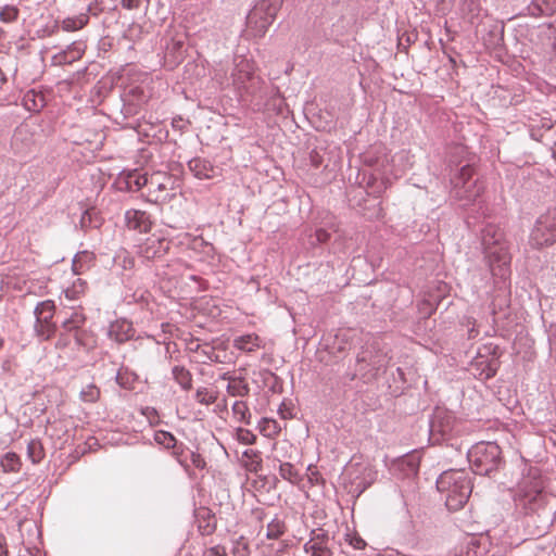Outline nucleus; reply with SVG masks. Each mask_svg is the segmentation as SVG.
I'll list each match as a JSON object with an SVG mask.
<instances>
[{
	"instance_id": "nucleus-1",
	"label": "nucleus",
	"mask_w": 556,
	"mask_h": 556,
	"mask_svg": "<svg viewBox=\"0 0 556 556\" xmlns=\"http://www.w3.org/2000/svg\"><path fill=\"white\" fill-rule=\"evenodd\" d=\"M551 500L552 497L543 491L541 480H535L529 489L526 482L522 483L517 502L525 510L527 526L534 525L536 528L534 534L538 536L546 533L554 522L556 508L549 505Z\"/></svg>"
},
{
	"instance_id": "nucleus-2",
	"label": "nucleus",
	"mask_w": 556,
	"mask_h": 556,
	"mask_svg": "<svg viewBox=\"0 0 556 556\" xmlns=\"http://www.w3.org/2000/svg\"><path fill=\"white\" fill-rule=\"evenodd\" d=\"M481 242L492 276L505 282L510 275V255L502 229L488 224L481 230Z\"/></svg>"
},
{
	"instance_id": "nucleus-3",
	"label": "nucleus",
	"mask_w": 556,
	"mask_h": 556,
	"mask_svg": "<svg viewBox=\"0 0 556 556\" xmlns=\"http://www.w3.org/2000/svg\"><path fill=\"white\" fill-rule=\"evenodd\" d=\"M389 361L388 353L380 348L378 342L367 343L357 353L354 371L348 374V378L350 381L359 378L365 383L372 382L386 371Z\"/></svg>"
},
{
	"instance_id": "nucleus-4",
	"label": "nucleus",
	"mask_w": 556,
	"mask_h": 556,
	"mask_svg": "<svg viewBox=\"0 0 556 556\" xmlns=\"http://www.w3.org/2000/svg\"><path fill=\"white\" fill-rule=\"evenodd\" d=\"M437 489L445 496V505L450 510H458L467 503L472 484L465 470H446L437 480Z\"/></svg>"
},
{
	"instance_id": "nucleus-5",
	"label": "nucleus",
	"mask_w": 556,
	"mask_h": 556,
	"mask_svg": "<svg viewBox=\"0 0 556 556\" xmlns=\"http://www.w3.org/2000/svg\"><path fill=\"white\" fill-rule=\"evenodd\" d=\"M256 66L251 59L236 56L231 72V84L241 97L250 96L252 98L264 97L265 81L255 74Z\"/></svg>"
},
{
	"instance_id": "nucleus-6",
	"label": "nucleus",
	"mask_w": 556,
	"mask_h": 556,
	"mask_svg": "<svg viewBox=\"0 0 556 556\" xmlns=\"http://www.w3.org/2000/svg\"><path fill=\"white\" fill-rule=\"evenodd\" d=\"M472 471L480 476H491L504 464L502 450L495 442H478L467 452Z\"/></svg>"
},
{
	"instance_id": "nucleus-7",
	"label": "nucleus",
	"mask_w": 556,
	"mask_h": 556,
	"mask_svg": "<svg viewBox=\"0 0 556 556\" xmlns=\"http://www.w3.org/2000/svg\"><path fill=\"white\" fill-rule=\"evenodd\" d=\"M476 169L472 165H464L452 179L451 197L465 204L473 203L484 191V184L475 177Z\"/></svg>"
},
{
	"instance_id": "nucleus-8",
	"label": "nucleus",
	"mask_w": 556,
	"mask_h": 556,
	"mask_svg": "<svg viewBox=\"0 0 556 556\" xmlns=\"http://www.w3.org/2000/svg\"><path fill=\"white\" fill-rule=\"evenodd\" d=\"M455 415L442 407H437L429 421V440L432 444H440L450 440L456 431Z\"/></svg>"
},
{
	"instance_id": "nucleus-9",
	"label": "nucleus",
	"mask_w": 556,
	"mask_h": 556,
	"mask_svg": "<svg viewBox=\"0 0 556 556\" xmlns=\"http://www.w3.org/2000/svg\"><path fill=\"white\" fill-rule=\"evenodd\" d=\"M283 0H261L247 16V31L253 37H263L269 26L273 24L271 20H263L261 14L269 10L271 14H277L282 7Z\"/></svg>"
},
{
	"instance_id": "nucleus-10",
	"label": "nucleus",
	"mask_w": 556,
	"mask_h": 556,
	"mask_svg": "<svg viewBox=\"0 0 556 556\" xmlns=\"http://www.w3.org/2000/svg\"><path fill=\"white\" fill-rule=\"evenodd\" d=\"M556 242V208H551L536 219L530 233L529 243L535 249L553 245Z\"/></svg>"
},
{
	"instance_id": "nucleus-11",
	"label": "nucleus",
	"mask_w": 556,
	"mask_h": 556,
	"mask_svg": "<svg viewBox=\"0 0 556 556\" xmlns=\"http://www.w3.org/2000/svg\"><path fill=\"white\" fill-rule=\"evenodd\" d=\"M498 357V346L491 343L485 344L471 361L469 370L476 378L488 380L496 375L500 367Z\"/></svg>"
},
{
	"instance_id": "nucleus-12",
	"label": "nucleus",
	"mask_w": 556,
	"mask_h": 556,
	"mask_svg": "<svg viewBox=\"0 0 556 556\" xmlns=\"http://www.w3.org/2000/svg\"><path fill=\"white\" fill-rule=\"evenodd\" d=\"M54 312L55 305L51 300L39 302L34 309L36 317L34 331L41 341L50 340L56 331V326L52 321Z\"/></svg>"
},
{
	"instance_id": "nucleus-13",
	"label": "nucleus",
	"mask_w": 556,
	"mask_h": 556,
	"mask_svg": "<svg viewBox=\"0 0 556 556\" xmlns=\"http://www.w3.org/2000/svg\"><path fill=\"white\" fill-rule=\"evenodd\" d=\"M174 181L170 176L156 173L148 178V200L152 203H165L174 194L169 192Z\"/></svg>"
},
{
	"instance_id": "nucleus-14",
	"label": "nucleus",
	"mask_w": 556,
	"mask_h": 556,
	"mask_svg": "<svg viewBox=\"0 0 556 556\" xmlns=\"http://www.w3.org/2000/svg\"><path fill=\"white\" fill-rule=\"evenodd\" d=\"M170 243L165 237L152 235L138 245L137 253L144 261L159 260L168 253Z\"/></svg>"
},
{
	"instance_id": "nucleus-15",
	"label": "nucleus",
	"mask_w": 556,
	"mask_h": 556,
	"mask_svg": "<svg viewBox=\"0 0 556 556\" xmlns=\"http://www.w3.org/2000/svg\"><path fill=\"white\" fill-rule=\"evenodd\" d=\"M346 477L351 482V492L362 494L374 481L375 472L363 465L352 464L346 468Z\"/></svg>"
},
{
	"instance_id": "nucleus-16",
	"label": "nucleus",
	"mask_w": 556,
	"mask_h": 556,
	"mask_svg": "<svg viewBox=\"0 0 556 556\" xmlns=\"http://www.w3.org/2000/svg\"><path fill=\"white\" fill-rule=\"evenodd\" d=\"M148 184V177L139 169L123 170L118 174L114 185L123 192H136Z\"/></svg>"
},
{
	"instance_id": "nucleus-17",
	"label": "nucleus",
	"mask_w": 556,
	"mask_h": 556,
	"mask_svg": "<svg viewBox=\"0 0 556 556\" xmlns=\"http://www.w3.org/2000/svg\"><path fill=\"white\" fill-rule=\"evenodd\" d=\"M329 543L330 538L327 531L323 529L313 530L309 541L304 544V551L309 556H332L333 553Z\"/></svg>"
},
{
	"instance_id": "nucleus-18",
	"label": "nucleus",
	"mask_w": 556,
	"mask_h": 556,
	"mask_svg": "<svg viewBox=\"0 0 556 556\" xmlns=\"http://www.w3.org/2000/svg\"><path fill=\"white\" fill-rule=\"evenodd\" d=\"M86 323V316L80 311H73L68 317H65L61 324V328L68 333H73L74 339L78 345L87 348L85 341L86 331L83 329Z\"/></svg>"
},
{
	"instance_id": "nucleus-19",
	"label": "nucleus",
	"mask_w": 556,
	"mask_h": 556,
	"mask_svg": "<svg viewBox=\"0 0 556 556\" xmlns=\"http://www.w3.org/2000/svg\"><path fill=\"white\" fill-rule=\"evenodd\" d=\"M86 50V45L83 41H75L67 46L64 50L51 56V64L54 66L70 65L81 59Z\"/></svg>"
},
{
	"instance_id": "nucleus-20",
	"label": "nucleus",
	"mask_w": 556,
	"mask_h": 556,
	"mask_svg": "<svg viewBox=\"0 0 556 556\" xmlns=\"http://www.w3.org/2000/svg\"><path fill=\"white\" fill-rule=\"evenodd\" d=\"M135 334L136 330L132 323L125 318L114 320L110 324L108 329V337L118 344L134 339Z\"/></svg>"
},
{
	"instance_id": "nucleus-21",
	"label": "nucleus",
	"mask_w": 556,
	"mask_h": 556,
	"mask_svg": "<svg viewBox=\"0 0 556 556\" xmlns=\"http://www.w3.org/2000/svg\"><path fill=\"white\" fill-rule=\"evenodd\" d=\"M363 161L366 165L374 167L376 170H384L390 162L387 148L382 144H375L370 147L363 155Z\"/></svg>"
},
{
	"instance_id": "nucleus-22",
	"label": "nucleus",
	"mask_w": 556,
	"mask_h": 556,
	"mask_svg": "<svg viewBox=\"0 0 556 556\" xmlns=\"http://www.w3.org/2000/svg\"><path fill=\"white\" fill-rule=\"evenodd\" d=\"M102 11L98 4L90 2L87 5V12L80 13L73 17H67L62 21V28L66 31H74L81 29L85 25H87L89 21V14L98 15Z\"/></svg>"
},
{
	"instance_id": "nucleus-23",
	"label": "nucleus",
	"mask_w": 556,
	"mask_h": 556,
	"mask_svg": "<svg viewBox=\"0 0 556 556\" xmlns=\"http://www.w3.org/2000/svg\"><path fill=\"white\" fill-rule=\"evenodd\" d=\"M125 220L129 229L139 232H148L152 227L150 215L144 211L129 210L125 213Z\"/></svg>"
},
{
	"instance_id": "nucleus-24",
	"label": "nucleus",
	"mask_w": 556,
	"mask_h": 556,
	"mask_svg": "<svg viewBox=\"0 0 556 556\" xmlns=\"http://www.w3.org/2000/svg\"><path fill=\"white\" fill-rule=\"evenodd\" d=\"M195 520L201 535L207 536L215 532L216 518L208 508H200L197 510Z\"/></svg>"
},
{
	"instance_id": "nucleus-25",
	"label": "nucleus",
	"mask_w": 556,
	"mask_h": 556,
	"mask_svg": "<svg viewBox=\"0 0 556 556\" xmlns=\"http://www.w3.org/2000/svg\"><path fill=\"white\" fill-rule=\"evenodd\" d=\"M188 167L194 177L199 179H210L214 177L215 167L208 160L193 157L188 162Z\"/></svg>"
},
{
	"instance_id": "nucleus-26",
	"label": "nucleus",
	"mask_w": 556,
	"mask_h": 556,
	"mask_svg": "<svg viewBox=\"0 0 556 556\" xmlns=\"http://www.w3.org/2000/svg\"><path fill=\"white\" fill-rule=\"evenodd\" d=\"M104 219L99 210L96 207H89L81 214L79 226L84 231H88L90 229H99Z\"/></svg>"
},
{
	"instance_id": "nucleus-27",
	"label": "nucleus",
	"mask_w": 556,
	"mask_h": 556,
	"mask_svg": "<svg viewBox=\"0 0 556 556\" xmlns=\"http://www.w3.org/2000/svg\"><path fill=\"white\" fill-rule=\"evenodd\" d=\"M121 113L123 114L125 127L136 129L140 126L138 118L134 122H128V119L140 115L141 104L139 102H134L131 99H125Z\"/></svg>"
},
{
	"instance_id": "nucleus-28",
	"label": "nucleus",
	"mask_w": 556,
	"mask_h": 556,
	"mask_svg": "<svg viewBox=\"0 0 556 556\" xmlns=\"http://www.w3.org/2000/svg\"><path fill=\"white\" fill-rule=\"evenodd\" d=\"M233 346L242 352L251 353L263 348V341L257 334L249 333L235 338Z\"/></svg>"
},
{
	"instance_id": "nucleus-29",
	"label": "nucleus",
	"mask_w": 556,
	"mask_h": 556,
	"mask_svg": "<svg viewBox=\"0 0 556 556\" xmlns=\"http://www.w3.org/2000/svg\"><path fill=\"white\" fill-rule=\"evenodd\" d=\"M527 9L531 16H549L556 12V0H533Z\"/></svg>"
},
{
	"instance_id": "nucleus-30",
	"label": "nucleus",
	"mask_w": 556,
	"mask_h": 556,
	"mask_svg": "<svg viewBox=\"0 0 556 556\" xmlns=\"http://www.w3.org/2000/svg\"><path fill=\"white\" fill-rule=\"evenodd\" d=\"M96 260V255L90 251L78 252L72 263V269L75 275H80L89 269Z\"/></svg>"
},
{
	"instance_id": "nucleus-31",
	"label": "nucleus",
	"mask_w": 556,
	"mask_h": 556,
	"mask_svg": "<svg viewBox=\"0 0 556 556\" xmlns=\"http://www.w3.org/2000/svg\"><path fill=\"white\" fill-rule=\"evenodd\" d=\"M242 462L245 469L252 473H258L263 468L261 453L256 450H245L242 453Z\"/></svg>"
},
{
	"instance_id": "nucleus-32",
	"label": "nucleus",
	"mask_w": 556,
	"mask_h": 556,
	"mask_svg": "<svg viewBox=\"0 0 556 556\" xmlns=\"http://www.w3.org/2000/svg\"><path fill=\"white\" fill-rule=\"evenodd\" d=\"M23 105L29 112H39L46 105L45 96L35 90H28L23 97Z\"/></svg>"
},
{
	"instance_id": "nucleus-33",
	"label": "nucleus",
	"mask_w": 556,
	"mask_h": 556,
	"mask_svg": "<svg viewBox=\"0 0 556 556\" xmlns=\"http://www.w3.org/2000/svg\"><path fill=\"white\" fill-rule=\"evenodd\" d=\"M172 376L184 391H190L192 389V374L185 366L175 365L172 368Z\"/></svg>"
},
{
	"instance_id": "nucleus-34",
	"label": "nucleus",
	"mask_w": 556,
	"mask_h": 556,
	"mask_svg": "<svg viewBox=\"0 0 556 556\" xmlns=\"http://www.w3.org/2000/svg\"><path fill=\"white\" fill-rule=\"evenodd\" d=\"M226 390L230 396L244 397L250 393V387L244 377L230 379Z\"/></svg>"
},
{
	"instance_id": "nucleus-35",
	"label": "nucleus",
	"mask_w": 556,
	"mask_h": 556,
	"mask_svg": "<svg viewBox=\"0 0 556 556\" xmlns=\"http://www.w3.org/2000/svg\"><path fill=\"white\" fill-rule=\"evenodd\" d=\"M117 384L126 390H134L138 376L127 367H121L116 372Z\"/></svg>"
},
{
	"instance_id": "nucleus-36",
	"label": "nucleus",
	"mask_w": 556,
	"mask_h": 556,
	"mask_svg": "<svg viewBox=\"0 0 556 556\" xmlns=\"http://www.w3.org/2000/svg\"><path fill=\"white\" fill-rule=\"evenodd\" d=\"M195 353H198L202 357L201 363L203 364H205L207 361L213 363H225L220 355L216 353L215 348L211 346L207 343L203 345L197 343Z\"/></svg>"
},
{
	"instance_id": "nucleus-37",
	"label": "nucleus",
	"mask_w": 556,
	"mask_h": 556,
	"mask_svg": "<svg viewBox=\"0 0 556 556\" xmlns=\"http://www.w3.org/2000/svg\"><path fill=\"white\" fill-rule=\"evenodd\" d=\"M362 214L369 220H378L383 217V208L381 203L375 200L365 201L362 207Z\"/></svg>"
},
{
	"instance_id": "nucleus-38",
	"label": "nucleus",
	"mask_w": 556,
	"mask_h": 556,
	"mask_svg": "<svg viewBox=\"0 0 556 556\" xmlns=\"http://www.w3.org/2000/svg\"><path fill=\"white\" fill-rule=\"evenodd\" d=\"M22 466L21 458L17 454L9 452L4 454L0 460V468L4 472H17Z\"/></svg>"
},
{
	"instance_id": "nucleus-39",
	"label": "nucleus",
	"mask_w": 556,
	"mask_h": 556,
	"mask_svg": "<svg viewBox=\"0 0 556 556\" xmlns=\"http://www.w3.org/2000/svg\"><path fill=\"white\" fill-rule=\"evenodd\" d=\"M191 451L182 443L177 442L175 446L172 448V455L175 457V459L180 464V466L184 467L186 471H189L190 464H189V455Z\"/></svg>"
},
{
	"instance_id": "nucleus-40",
	"label": "nucleus",
	"mask_w": 556,
	"mask_h": 556,
	"mask_svg": "<svg viewBox=\"0 0 556 556\" xmlns=\"http://www.w3.org/2000/svg\"><path fill=\"white\" fill-rule=\"evenodd\" d=\"M27 456L33 464H39L45 457V448L40 440L33 439L27 445Z\"/></svg>"
},
{
	"instance_id": "nucleus-41",
	"label": "nucleus",
	"mask_w": 556,
	"mask_h": 556,
	"mask_svg": "<svg viewBox=\"0 0 556 556\" xmlns=\"http://www.w3.org/2000/svg\"><path fill=\"white\" fill-rule=\"evenodd\" d=\"M279 475L282 479L296 484L301 480V476L291 463H282L279 460Z\"/></svg>"
},
{
	"instance_id": "nucleus-42",
	"label": "nucleus",
	"mask_w": 556,
	"mask_h": 556,
	"mask_svg": "<svg viewBox=\"0 0 556 556\" xmlns=\"http://www.w3.org/2000/svg\"><path fill=\"white\" fill-rule=\"evenodd\" d=\"M218 399V392L214 390H208L207 388L200 387L197 389L194 394V400L202 405H211L214 404Z\"/></svg>"
},
{
	"instance_id": "nucleus-43",
	"label": "nucleus",
	"mask_w": 556,
	"mask_h": 556,
	"mask_svg": "<svg viewBox=\"0 0 556 556\" xmlns=\"http://www.w3.org/2000/svg\"><path fill=\"white\" fill-rule=\"evenodd\" d=\"M184 54V41L180 39H172L170 43L166 45L165 58H173V63H178Z\"/></svg>"
},
{
	"instance_id": "nucleus-44",
	"label": "nucleus",
	"mask_w": 556,
	"mask_h": 556,
	"mask_svg": "<svg viewBox=\"0 0 556 556\" xmlns=\"http://www.w3.org/2000/svg\"><path fill=\"white\" fill-rule=\"evenodd\" d=\"M232 414L237 418L238 421L245 424V425L251 424V413H250L247 402L236 401L232 405Z\"/></svg>"
},
{
	"instance_id": "nucleus-45",
	"label": "nucleus",
	"mask_w": 556,
	"mask_h": 556,
	"mask_svg": "<svg viewBox=\"0 0 556 556\" xmlns=\"http://www.w3.org/2000/svg\"><path fill=\"white\" fill-rule=\"evenodd\" d=\"M286 532V525L279 518L271 519L266 529V538L269 540H277Z\"/></svg>"
},
{
	"instance_id": "nucleus-46",
	"label": "nucleus",
	"mask_w": 556,
	"mask_h": 556,
	"mask_svg": "<svg viewBox=\"0 0 556 556\" xmlns=\"http://www.w3.org/2000/svg\"><path fill=\"white\" fill-rule=\"evenodd\" d=\"M397 466L405 475H416L419 470V460L414 455H408L399 460Z\"/></svg>"
},
{
	"instance_id": "nucleus-47",
	"label": "nucleus",
	"mask_w": 556,
	"mask_h": 556,
	"mask_svg": "<svg viewBox=\"0 0 556 556\" xmlns=\"http://www.w3.org/2000/svg\"><path fill=\"white\" fill-rule=\"evenodd\" d=\"M263 382L269 388V390L274 393L281 392L282 390V381L281 379L274 374L273 371L265 369L262 372Z\"/></svg>"
},
{
	"instance_id": "nucleus-48",
	"label": "nucleus",
	"mask_w": 556,
	"mask_h": 556,
	"mask_svg": "<svg viewBox=\"0 0 556 556\" xmlns=\"http://www.w3.org/2000/svg\"><path fill=\"white\" fill-rule=\"evenodd\" d=\"M154 441L164 448L172 450L178 442L176 438L168 431L157 430L154 433Z\"/></svg>"
},
{
	"instance_id": "nucleus-49",
	"label": "nucleus",
	"mask_w": 556,
	"mask_h": 556,
	"mask_svg": "<svg viewBox=\"0 0 556 556\" xmlns=\"http://www.w3.org/2000/svg\"><path fill=\"white\" fill-rule=\"evenodd\" d=\"M87 283L80 278H77L72 287L65 290V296L70 300H76L83 294L86 290Z\"/></svg>"
},
{
	"instance_id": "nucleus-50",
	"label": "nucleus",
	"mask_w": 556,
	"mask_h": 556,
	"mask_svg": "<svg viewBox=\"0 0 556 556\" xmlns=\"http://www.w3.org/2000/svg\"><path fill=\"white\" fill-rule=\"evenodd\" d=\"M100 397V390L94 384H88L80 391V399L87 403H94Z\"/></svg>"
},
{
	"instance_id": "nucleus-51",
	"label": "nucleus",
	"mask_w": 556,
	"mask_h": 556,
	"mask_svg": "<svg viewBox=\"0 0 556 556\" xmlns=\"http://www.w3.org/2000/svg\"><path fill=\"white\" fill-rule=\"evenodd\" d=\"M258 429L265 437H270L278 432L277 422L273 419L263 418L258 424Z\"/></svg>"
},
{
	"instance_id": "nucleus-52",
	"label": "nucleus",
	"mask_w": 556,
	"mask_h": 556,
	"mask_svg": "<svg viewBox=\"0 0 556 556\" xmlns=\"http://www.w3.org/2000/svg\"><path fill=\"white\" fill-rule=\"evenodd\" d=\"M18 17V9L13 5H5L0 11V21L4 23L15 22Z\"/></svg>"
},
{
	"instance_id": "nucleus-53",
	"label": "nucleus",
	"mask_w": 556,
	"mask_h": 556,
	"mask_svg": "<svg viewBox=\"0 0 556 556\" xmlns=\"http://www.w3.org/2000/svg\"><path fill=\"white\" fill-rule=\"evenodd\" d=\"M236 438L240 443L243 444H254L256 441V435L252 431L244 428H238L236 430Z\"/></svg>"
},
{
	"instance_id": "nucleus-54",
	"label": "nucleus",
	"mask_w": 556,
	"mask_h": 556,
	"mask_svg": "<svg viewBox=\"0 0 556 556\" xmlns=\"http://www.w3.org/2000/svg\"><path fill=\"white\" fill-rule=\"evenodd\" d=\"M142 35H143V27L137 23H132L126 33V37L134 41L141 39Z\"/></svg>"
},
{
	"instance_id": "nucleus-55",
	"label": "nucleus",
	"mask_w": 556,
	"mask_h": 556,
	"mask_svg": "<svg viewBox=\"0 0 556 556\" xmlns=\"http://www.w3.org/2000/svg\"><path fill=\"white\" fill-rule=\"evenodd\" d=\"M190 467L193 466L197 469L203 470L206 467V462L201 454L192 452L189 455Z\"/></svg>"
},
{
	"instance_id": "nucleus-56",
	"label": "nucleus",
	"mask_w": 556,
	"mask_h": 556,
	"mask_svg": "<svg viewBox=\"0 0 556 556\" xmlns=\"http://www.w3.org/2000/svg\"><path fill=\"white\" fill-rule=\"evenodd\" d=\"M314 237L315 242L313 241L312 244L326 243L330 239V233L326 229L318 228L316 229Z\"/></svg>"
},
{
	"instance_id": "nucleus-57",
	"label": "nucleus",
	"mask_w": 556,
	"mask_h": 556,
	"mask_svg": "<svg viewBox=\"0 0 556 556\" xmlns=\"http://www.w3.org/2000/svg\"><path fill=\"white\" fill-rule=\"evenodd\" d=\"M204 556H227L226 548L222 545H215L204 552Z\"/></svg>"
},
{
	"instance_id": "nucleus-58",
	"label": "nucleus",
	"mask_w": 556,
	"mask_h": 556,
	"mask_svg": "<svg viewBox=\"0 0 556 556\" xmlns=\"http://www.w3.org/2000/svg\"><path fill=\"white\" fill-rule=\"evenodd\" d=\"M309 162L313 167L318 168L323 164V156L319 154L318 151L313 150L309 153Z\"/></svg>"
},
{
	"instance_id": "nucleus-59",
	"label": "nucleus",
	"mask_w": 556,
	"mask_h": 556,
	"mask_svg": "<svg viewBox=\"0 0 556 556\" xmlns=\"http://www.w3.org/2000/svg\"><path fill=\"white\" fill-rule=\"evenodd\" d=\"M233 556H248V545L238 543L232 551Z\"/></svg>"
},
{
	"instance_id": "nucleus-60",
	"label": "nucleus",
	"mask_w": 556,
	"mask_h": 556,
	"mask_svg": "<svg viewBox=\"0 0 556 556\" xmlns=\"http://www.w3.org/2000/svg\"><path fill=\"white\" fill-rule=\"evenodd\" d=\"M141 3V0H122V5L125 9L134 10L138 9Z\"/></svg>"
},
{
	"instance_id": "nucleus-61",
	"label": "nucleus",
	"mask_w": 556,
	"mask_h": 556,
	"mask_svg": "<svg viewBox=\"0 0 556 556\" xmlns=\"http://www.w3.org/2000/svg\"><path fill=\"white\" fill-rule=\"evenodd\" d=\"M468 324L472 325V327L469 328V330H468L469 339L476 338L478 336V330H476V328H475V320L472 323L469 320Z\"/></svg>"
},
{
	"instance_id": "nucleus-62",
	"label": "nucleus",
	"mask_w": 556,
	"mask_h": 556,
	"mask_svg": "<svg viewBox=\"0 0 556 556\" xmlns=\"http://www.w3.org/2000/svg\"><path fill=\"white\" fill-rule=\"evenodd\" d=\"M276 16H277V14H271V12H269V10H266L264 13L261 14V17L263 20H265V18L267 20V17H269L271 20V22L275 21Z\"/></svg>"
},
{
	"instance_id": "nucleus-63",
	"label": "nucleus",
	"mask_w": 556,
	"mask_h": 556,
	"mask_svg": "<svg viewBox=\"0 0 556 556\" xmlns=\"http://www.w3.org/2000/svg\"><path fill=\"white\" fill-rule=\"evenodd\" d=\"M254 515H255V518L258 520V521H263L264 518H265V511L263 509H256L254 511Z\"/></svg>"
},
{
	"instance_id": "nucleus-64",
	"label": "nucleus",
	"mask_w": 556,
	"mask_h": 556,
	"mask_svg": "<svg viewBox=\"0 0 556 556\" xmlns=\"http://www.w3.org/2000/svg\"><path fill=\"white\" fill-rule=\"evenodd\" d=\"M319 478H320V477H319V473H318L317 471H312V473H311V476H309V480H311V481H316V482H318Z\"/></svg>"
}]
</instances>
